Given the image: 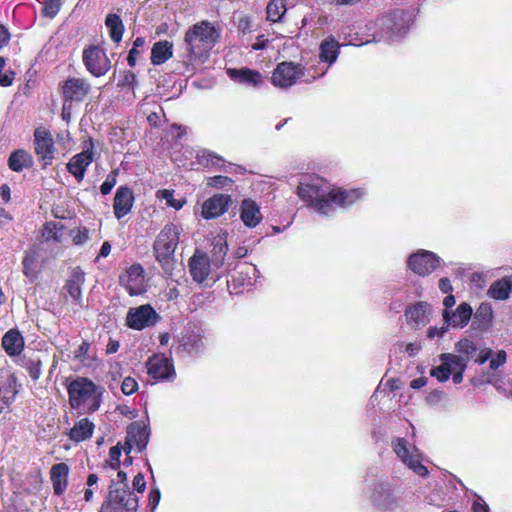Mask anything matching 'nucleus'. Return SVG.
Listing matches in <instances>:
<instances>
[{"mask_svg":"<svg viewBox=\"0 0 512 512\" xmlns=\"http://www.w3.org/2000/svg\"><path fill=\"white\" fill-rule=\"evenodd\" d=\"M297 194L309 207L322 215L331 214L336 206L347 208L366 195L360 188H331V185L319 176L303 177L297 187Z\"/></svg>","mask_w":512,"mask_h":512,"instance_id":"1","label":"nucleus"},{"mask_svg":"<svg viewBox=\"0 0 512 512\" xmlns=\"http://www.w3.org/2000/svg\"><path fill=\"white\" fill-rule=\"evenodd\" d=\"M221 29L215 23L203 20L192 25L184 35V60L187 65L204 63L220 41Z\"/></svg>","mask_w":512,"mask_h":512,"instance_id":"2","label":"nucleus"},{"mask_svg":"<svg viewBox=\"0 0 512 512\" xmlns=\"http://www.w3.org/2000/svg\"><path fill=\"white\" fill-rule=\"evenodd\" d=\"M102 393V387L84 377L74 379L68 386L70 406L83 413H92L99 409Z\"/></svg>","mask_w":512,"mask_h":512,"instance_id":"3","label":"nucleus"},{"mask_svg":"<svg viewBox=\"0 0 512 512\" xmlns=\"http://www.w3.org/2000/svg\"><path fill=\"white\" fill-rule=\"evenodd\" d=\"M179 235V227L173 223H169L160 231L154 242L156 259L163 268L171 267L174 252L179 242Z\"/></svg>","mask_w":512,"mask_h":512,"instance_id":"4","label":"nucleus"},{"mask_svg":"<svg viewBox=\"0 0 512 512\" xmlns=\"http://www.w3.org/2000/svg\"><path fill=\"white\" fill-rule=\"evenodd\" d=\"M392 448L401 462L420 477H427L429 471L422 464L423 456L420 450L411 445L405 438H395L392 440Z\"/></svg>","mask_w":512,"mask_h":512,"instance_id":"5","label":"nucleus"},{"mask_svg":"<svg viewBox=\"0 0 512 512\" xmlns=\"http://www.w3.org/2000/svg\"><path fill=\"white\" fill-rule=\"evenodd\" d=\"M369 498L381 512H394L403 507V500L388 482L375 483Z\"/></svg>","mask_w":512,"mask_h":512,"instance_id":"6","label":"nucleus"},{"mask_svg":"<svg viewBox=\"0 0 512 512\" xmlns=\"http://www.w3.org/2000/svg\"><path fill=\"white\" fill-rule=\"evenodd\" d=\"M305 76L304 67L293 62L279 63L274 69L271 82L274 86L286 89Z\"/></svg>","mask_w":512,"mask_h":512,"instance_id":"7","label":"nucleus"},{"mask_svg":"<svg viewBox=\"0 0 512 512\" xmlns=\"http://www.w3.org/2000/svg\"><path fill=\"white\" fill-rule=\"evenodd\" d=\"M442 259L435 253L420 249L407 259V267L419 276L432 274L441 264Z\"/></svg>","mask_w":512,"mask_h":512,"instance_id":"8","label":"nucleus"},{"mask_svg":"<svg viewBox=\"0 0 512 512\" xmlns=\"http://www.w3.org/2000/svg\"><path fill=\"white\" fill-rule=\"evenodd\" d=\"M83 63L95 77L105 75L111 68V61L105 50L99 46L91 45L83 51Z\"/></svg>","mask_w":512,"mask_h":512,"instance_id":"9","label":"nucleus"},{"mask_svg":"<svg viewBox=\"0 0 512 512\" xmlns=\"http://www.w3.org/2000/svg\"><path fill=\"white\" fill-rule=\"evenodd\" d=\"M34 151L43 166L52 164L56 148L51 133L45 127H38L34 131Z\"/></svg>","mask_w":512,"mask_h":512,"instance_id":"10","label":"nucleus"},{"mask_svg":"<svg viewBox=\"0 0 512 512\" xmlns=\"http://www.w3.org/2000/svg\"><path fill=\"white\" fill-rule=\"evenodd\" d=\"M159 315L149 304L130 308L126 315L127 326L135 330H143L157 323Z\"/></svg>","mask_w":512,"mask_h":512,"instance_id":"11","label":"nucleus"},{"mask_svg":"<svg viewBox=\"0 0 512 512\" xmlns=\"http://www.w3.org/2000/svg\"><path fill=\"white\" fill-rule=\"evenodd\" d=\"M189 271L193 280L199 284L203 283L207 279L216 281L221 277H216L214 273V266L210 261V258L201 251H196L189 260Z\"/></svg>","mask_w":512,"mask_h":512,"instance_id":"12","label":"nucleus"},{"mask_svg":"<svg viewBox=\"0 0 512 512\" xmlns=\"http://www.w3.org/2000/svg\"><path fill=\"white\" fill-rule=\"evenodd\" d=\"M119 282L131 296L141 295L146 291L144 269L140 264L128 267L120 276Z\"/></svg>","mask_w":512,"mask_h":512,"instance_id":"13","label":"nucleus"},{"mask_svg":"<svg viewBox=\"0 0 512 512\" xmlns=\"http://www.w3.org/2000/svg\"><path fill=\"white\" fill-rule=\"evenodd\" d=\"M108 501L115 508L124 509L126 512H136L138 509V497L129 486H109Z\"/></svg>","mask_w":512,"mask_h":512,"instance_id":"14","label":"nucleus"},{"mask_svg":"<svg viewBox=\"0 0 512 512\" xmlns=\"http://www.w3.org/2000/svg\"><path fill=\"white\" fill-rule=\"evenodd\" d=\"M147 372L156 380H172L175 370L172 361L163 354H155L147 361Z\"/></svg>","mask_w":512,"mask_h":512,"instance_id":"15","label":"nucleus"},{"mask_svg":"<svg viewBox=\"0 0 512 512\" xmlns=\"http://www.w3.org/2000/svg\"><path fill=\"white\" fill-rule=\"evenodd\" d=\"M432 307L427 302H417L408 306L405 317L409 326L420 329L431 321Z\"/></svg>","mask_w":512,"mask_h":512,"instance_id":"16","label":"nucleus"},{"mask_svg":"<svg viewBox=\"0 0 512 512\" xmlns=\"http://www.w3.org/2000/svg\"><path fill=\"white\" fill-rule=\"evenodd\" d=\"M379 26L382 27L384 35L388 39L400 37L406 32L405 13L394 11L393 13L382 17L379 20Z\"/></svg>","mask_w":512,"mask_h":512,"instance_id":"17","label":"nucleus"},{"mask_svg":"<svg viewBox=\"0 0 512 512\" xmlns=\"http://www.w3.org/2000/svg\"><path fill=\"white\" fill-rule=\"evenodd\" d=\"M211 259L216 277L224 276L228 267L225 265V256L228 251V244L225 235H217L212 240Z\"/></svg>","mask_w":512,"mask_h":512,"instance_id":"18","label":"nucleus"},{"mask_svg":"<svg viewBox=\"0 0 512 512\" xmlns=\"http://www.w3.org/2000/svg\"><path fill=\"white\" fill-rule=\"evenodd\" d=\"M473 310L470 304L462 302L455 310L443 309V322L449 328H464L470 321Z\"/></svg>","mask_w":512,"mask_h":512,"instance_id":"19","label":"nucleus"},{"mask_svg":"<svg viewBox=\"0 0 512 512\" xmlns=\"http://www.w3.org/2000/svg\"><path fill=\"white\" fill-rule=\"evenodd\" d=\"M230 195L215 194L202 205L201 214L205 219H214L223 215L231 205Z\"/></svg>","mask_w":512,"mask_h":512,"instance_id":"20","label":"nucleus"},{"mask_svg":"<svg viewBox=\"0 0 512 512\" xmlns=\"http://www.w3.org/2000/svg\"><path fill=\"white\" fill-rule=\"evenodd\" d=\"M239 217L244 226L250 229L257 227L263 220L260 206L251 198H245L241 201Z\"/></svg>","mask_w":512,"mask_h":512,"instance_id":"21","label":"nucleus"},{"mask_svg":"<svg viewBox=\"0 0 512 512\" xmlns=\"http://www.w3.org/2000/svg\"><path fill=\"white\" fill-rule=\"evenodd\" d=\"M93 161L92 143L82 152L74 155L67 163V170L75 177L78 182H81L85 176L87 167Z\"/></svg>","mask_w":512,"mask_h":512,"instance_id":"22","label":"nucleus"},{"mask_svg":"<svg viewBox=\"0 0 512 512\" xmlns=\"http://www.w3.org/2000/svg\"><path fill=\"white\" fill-rule=\"evenodd\" d=\"M91 85L85 78H68L62 92L66 100L82 101L90 92Z\"/></svg>","mask_w":512,"mask_h":512,"instance_id":"23","label":"nucleus"},{"mask_svg":"<svg viewBox=\"0 0 512 512\" xmlns=\"http://www.w3.org/2000/svg\"><path fill=\"white\" fill-rule=\"evenodd\" d=\"M226 73L232 81L248 87H259L264 81L260 72L249 68H228Z\"/></svg>","mask_w":512,"mask_h":512,"instance_id":"24","label":"nucleus"},{"mask_svg":"<svg viewBox=\"0 0 512 512\" xmlns=\"http://www.w3.org/2000/svg\"><path fill=\"white\" fill-rule=\"evenodd\" d=\"M134 203L133 191L127 186H120L115 194L113 210L119 220L130 213Z\"/></svg>","mask_w":512,"mask_h":512,"instance_id":"25","label":"nucleus"},{"mask_svg":"<svg viewBox=\"0 0 512 512\" xmlns=\"http://www.w3.org/2000/svg\"><path fill=\"white\" fill-rule=\"evenodd\" d=\"M85 282V273L80 268H75L71 272L65 284V289L73 302L82 307V285Z\"/></svg>","mask_w":512,"mask_h":512,"instance_id":"26","label":"nucleus"},{"mask_svg":"<svg viewBox=\"0 0 512 512\" xmlns=\"http://www.w3.org/2000/svg\"><path fill=\"white\" fill-rule=\"evenodd\" d=\"M24 338L16 329H10L2 337V347L10 357L18 356L24 349Z\"/></svg>","mask_w":512,"mask_h":512,"instance_id":"27","label":"nucleus"},{"mask_svg":"<svg viewBox=\"0 0 512 512\" xmlns=\"http://www.w3.org/2000/svg\"><path fill=\"white\" fill-rule=\"evenodd\" d=\"M69 467L66 463H58L50 470V479L56 495H62L68 485Z\"/></svg>","mask_w":512,"mask_h":512,"instance_id":"28","label":"nucleus"},{"mask_svg":"<svg viewBox=\"0 0 512 512\" xmlns=\"http://www.w3.org/2000/svg\"><path fill=\"white\" fill-rule=\"evenodd\" d=\"M319 50L320 61L327 63L328 67H330L339 56L340 44L334 37L329 36L321 42Z\"/></svg>","mask_w":512,"mask_h":512,"instance_id":"29","label":"nucleus"},{"mask_svg":"<svg viewBox=\"0 0 512 512\" xmlns=\"http://www.w3.org/2000/svg\"><path fill=\"white\" fill-rule=\"evenodd\" d=\"M94 424L88 418H82L70 429L68 436L74 442L89 439L94 431Z\"/></svg>","mask_w":512,"mask_h":512,"instance_id":"30","label":"nucleus"},{"mask_svg":"<svg viewBox=\"0 0 512 512\" xmlns=\"http://www.w3.org/2000/svg\"><path fill=\"white\" fill-rule=\"evenodd\" d=\"M512 290V276L504 277L491 284L487 294L495 300H506L509 298Z\"/></svg>","mask_w":512,"mask_h":512,"instance_id":"31","label":"nucleus"},{"mask_svg":"<svg viewBox=\"0 0 512 512\" xmlns=\"http://www.w3.org/2000/svg\"><path fill=\"white\" fill-rule=\"evenodd\" d=\"M173 55V44L167 40L156 42L151 50V62L161 65Z\"/></svg>","mask_w":512,"mask_h":512,"instance_id":"32","label":"nucleus"},{"mask_svg":"<svg viewBox=\"0 0 512 512\" xmlns=\"http://www.w3.org/2000/svg\"><path fill=\"white\" fill-rule=\"evenodd\" d=\"M127 438L135 445L138 451H142L148 443L149 433L144 426L133 423L128 429Z\"/></svg>","mask_w":512,"mask_h":512,"instance_id":"33","label":"nucleus"},{"mask_svg":"<svg viewBox=\"0 0 512 512\" xmlns=\"http://www.w3.org/2000/svg\"><path fill=\"white\" fill-rule=\"evenodd\" d=\"M258 270L252 264H243L237 272V276H233V283L238 286H251L255 282Z\"/></svg>","mask_w":512,"mask_h":512,"instance_id":"34","label":"nucleus"},{"mask_svg":"<svg viewBox=\"0 0 512 512\" xmlns=\"http://www.w3.org/2000/svg\"><path fill=\"white\" fill-rule=\"evenodd\" d=\"M32 164V156L25 150H16L11 153L8 165L11 170L20 172Z\"/></svg>","mask_w":512,"mask_h":512,"instance_id":"35","label":"nucleus"},{"mask_svg":"<svg viewBox=\"0 0 512 512\" xmlns=\"http://www.w3.org/2000/svg\"><path fill=\"white\" fill-rule=\"evenodd\" d=\"M105 25L109 30L111 39L119 43L124 33V25L121 18L117 14H108L105 20Z\"/></svg>","mask_w":512,"mask_h":512,"instance_id":"36","label":"nucleus"},{"mask_svg":"<svg viewBox=\"0 0 512 512\" xmlns=\"http://www.w3.org/2000/svg\"><path fill=\"white\" fill-rule=\"evenodd\" d=\"M267 20L271 22H279L286 13V5L284 0H270L267 8Z\"/></svg>","mask_w":512,"mask_h":512,"instance_id":"37","label":"nucleus"},{"mask_svg":"<svg viewBox=\"0 0 512 512\" xmlns=\"http://www.w3.org/2000/svg\"><path fill=\"white\" fill-rule=\"evenodd\" d=\"M455 351L457 356H462L469 363L470 359L477 351V346L470 339L464 338L456 342Z\"/></svg>","mask_w":512,"mask_h":512,"instance_id":"38","label":"nucleus"},{"mask_svg":"<svg viewBox=\"0 0 512 512\" xmlns=\"http://www.w3.org/2000/svg\"><path fill=\"white\" fill-rule=\"evenodd\" d=\"M62 226L55 222H48L42 229V237L46 241L61 242L63 231Z\"/></svg>","mask_w":512,"mask_h":512,"instance_id":"39","label":"nucleus"},{"mask_svg":"<svg viewBox=\"0 0 512 512\" xmlns=\"http://www.w3.org/2000/svg\"><path fill=\"white\" fill-rule=\"evenodd\" d=\"M440 360L448 362L451 374L456 371H465L468 366V362L462 356H457L453 353H442L440 355Z\"/></svg>","mask_w":512,"mask_h":512,"instance_id":"40","label":"nucleus"},{"mask_svg":"<svg viewBox=\"0 0 512 512\" xmlns=\"http://www.w3.org/2000/svg\"><path fill=\"white\" fill-rule=\"evenodd\" d=\"M197 161L199 164L203 165V166H217V167H220L223 163H224V160L222 159V157L216 155L215 153L209 151V150H200L198 151L197 153Z\"/></svg>","mask_w":512,"mask_h":512,"instance_id":"41","label":"nucleus"},{"mask_svg":"<svg viewBox=\"0 0 512 512\" xmlns=\"http://www.w3.org/2000/svg\"><path fill=\"white\" fill-rule=\"evenodd\" d=\"M493 318V309L490 303L483 302L477 308L474 319L483 326L488 325Z\"/></svg>","mask_w":512,"mask_h":512,"instance_id":"42","label":"nucleus"},{"mask_svg":"<svg viewBox=\"0 0 512 512\" xmlns=\"http://www.w3.org/2000/svg\"><path fill=\"white\" fill-rule=\"evenodd\" d=\"M441 362V365L431 369L430 375L435 377L439 382H446L451 376V369L447 361L441 360Z\"/></svg>","mask_w":512,"mask_h":512,"instance_id":"43","label":"nucleus"},{"mask_svg":"<svg viewBox=\"0 0 512 512\" xmlns=\"http://www.w3.org/2000/svg\"><path fill=\"white\" fill-rule=\"evenodd\" d=\"M120 457L121 448L119 444L111 447L109 451V458L105 461L104 468L109 467L112 470H118L121 465Z\"/></svg>","mask_w":512,"mask_h":512,"instance_id":"44","label":"nucleus"},{"mask_svg":"<svg viewBox=\"0 0 512 512\" xmlns=\"http://www.w3.org/2000/svg\"><path fill=\"white\" fill-rule=\"evenodd\" d=\"M146 44V41L143 37H137L133 42V47L129 51L127 62L128 64L133 67L136 65L137 57L140 54V48H144Z\"/></svg>","mask_w":512,"mask_h":512,"instance_id":"45","label":"nucleus"},{"mask_svg":"<svg viewBox=\"0 0 512 512\" xmlns=\"http://www.w3.org/2000/svg\"><path fill=\"white\" fill-rule=\"evenodd\" d=\"M158 197L166 200L167 205L175 208L176 210H180L185 204V200L175 199L173 191L167 189L158 191Z\"/></svg>","mask_w":512,"mask_h":512,"instance_id":"46","label":"nucleus"},{"mask_svg":"<svg viewBox=\"0 0 512 512\" xmlns=\"http://www.w3.org/2000/svg\"><path fill=\"white\" fill-rule=\"evenodd\" d=\"M233 183H234V181L231 178H229L227 176H222V175L213 176V177L208 178V180H207L208 186L214 187L217 189L230 187L233 185Z\"/></svg>","mask_w":512,"mask_h":512,"instance_id":"47","label":"nucleus"},{"mask_svg":"<svg viewBox=\"0 0 512 512\" xmlns=\"http://www.w3.org/2000/svg\"><path fill=\"white\" fill-rule=\"evenodd\" d=\"M117 176H118V170L117 169L111 171L107 175L106 179L104 180V182L100 186V192L103 195H108L112 191V189L114 188V186L117 183Z\"/></svg>","mask_w":512,"mask_h":512,"instance_id":"48","label":"nucleus"},{"mask_svg":"<svg viewBox=\"0 0 512 512\" xmlns=\"http://www.w3.org/2000/svg\"><path fill=\"white\" fill-rule=\"evenodd\" d=\"M90 349V344L86 341H83L80 346L75 351V358L78 359L84 365H89L92 357L89 356L88 352Z\"/></svg>","mask_w":512,"mask_h":512,"instance_id":"49","label":"nucleus"},{"mask_svg":"<svg viewBox=\"0 0 512 512\" xmlns=\"http://www.w3.org/2000/svg\"><path fill=\"white\" fill-rule=\"evenodd\" d=\"M447 400V394L443 390L435 389L428 393L426 402L429 405H440Z\"/></svg>","mask_w":512,"mask_h":512,"instance_id":"50","label":"nucleus"},{"mask_svg":"<svg viewBox=\"0 0 512 512\" xmlns=\"http://www.w3.org/2000/svg\"><path fill=\"white\" fill-rule=\"evenodd\" d=\"M74 245L81 246L89 239V231L85 227L77 228L71 232Z\"/></svg>","mask_w":512,"mask_h":512,"instance_id":"51","label":"nucleus"},{"mask_svg":"<svg viewBox=\"0 0 512 512\" xmlns=\"http://www.w3.org/2000/svg\"><path fill=\"white\" fill-rule=\"evenodd\" d=\"M61 7L60 0H45L43 13L49 18H53L57 15Z\"/></svg>","mask_w":512,"mask_h":512,"instance_id":"52","label":"nucleus"},{"mask_svg":"<svg viewBox=\"0 0 512 512\" xmlns=\"http://www.w3.org/2000/svg\"><path fill=\"white\" fill-rule=\"evenodd\" d=\"M36 258L32 254H26L23 260V273L27 277H33L34 276V266H35Z\"/></svg>","mask_w":512,"mask_h":512,"instance_id":"53","label":"nucleus"},{"mask_svg":"<svg viewBox=\"0 0 512 512\" xmlns=\"http://www.w3.org/2000/svg\"><path fill=\"white\" fill-rule=\"evenodd\" d=\"M138 389L137 381L132 377H126L122 381L121 390L125 395H131Z\"/></svg>","mask_w":512,"mask_h":512,"instance_id":"54","label":"nucleus"},{"mask_svg":"<svg viewBox=\"0 0 512 512\" xmlns=\"http://www.w3.org/2000/svg\"><path fill=\"white\" fill-rule=\"evenodd\" d=\"M506 352L504 350H500L490 359V368L496 370L500 366H502L506 362Z\"/></svg>","mask_w":512,"mask_h":512,"instance_id":"55","label":"nucleus"},{"mask_svg":"<svg viewBox=\"0 0 512 512\" xmlns=\"http://www.w3.org/2000/svg\"><path fill=\"white\" fill-rule=\"evenodd\" d=\"M449 330V327L447 326V324H445V322L443 323V325L441 327H436V326H433V327H430L428 330H427V337L430 338V339H433L435 337H443L444 334Z\"/></svg>","mask_w":512,"mask_h":512,"instance_id":"56","label":"nucleus"},{"mask_svg":"<svg viewBox=\"0 0 512 512\" xmlns=\"http://www.w3.org/2000/svg\"><path fill=\"white\" fill-rule=\"evenodd\" d=\"M133 489L138 493H143L146 489V481L142 473H138L132 482Z\"/></svg>","mask_w":512,"mask_h":512,"instance_id":"57","label":"nucleus"},{"mask_svg":"<svg viewBox=\"0 0 512 512\" xmlns=\"http://www.w3.org/2000/svg\"><path fill=\"white\" fill-rule=\"evenodd\" d=\"M14 72L12 71H1L0 72V85L3 87L11 86L14 81Z\"/></svg>","mask_w":512,"mask_h":512,"instance_id":"58","label":"nucleus"},{"mask_svg":"<svg viewBox=\"0 0 512 512\" xmlns=\"http://www.w3.org/2000/svg\"><path fill=\"white\" fill-rule=\"evenodd\" d=\"M160 499H161V493L159 491V489H152L149 493V498H148V502H149V506L151 507L152 510H155L156 507L158 506L159 502H160Z\"/></svg>","mask_w":512,"mask_h":512,"instance_id":"59","label":"nucleus"},{"mask_svg":"<svg viewBox=\"0 0 512 512\" xmlns=\"http://www.w3.org/2000/svg\"><path fill=\"white\" fill-rule=\"evenodd\" d=\"M422 349V345L419 342L416 343H409L405 346V352L409 357L416 356L420 350Z\"/></svg>","mask_w":512,"mask_h":512,"instance_id":"60","label":"nucleus"},{"mask_svg":"<svg viewBox=\"0 0 512 512\" xmlns=\"http://www.w3.org/2000/svg\"><path fill=\"white\" fill-rule=\"evenodd\" d=\"M472 512H489L488 505L478 497L472 504Z\"/></svg>","mask_w":512,"mask_h":512,"instance_id":"61","label":"nucleus"},{"mask_svg":"<svg viewBox=\"0 0 512 512\" xmlns=\"http://www.w3.org/2000/svg\"><path fill=\"white\" fill-rule=\"evenodd\" d=\"M492 356V350L490 348H485L480 350L475 362L482 365L484 364L490 357Z\"/></svg>","mask_w":512,"mask_h":512,"instance_id":"62","label":"nucleus"},{"mask_svg":"<svg viewBox=\"0 0 512 512\" xmlns=\"http://www.w3.org/2000/svg\"><path fill=\"white\" fill-rule=\"evenodd\" d=\"M110 485H115V486H129L128 485V478H127V474L124 472V471H118L117 473V479L116 480H112L111 481V484Z\"/></svg>","mask_w":512,"mask_h":512,"instance_id":"63","label":"nucleus"},{"mask_svg":"<svg viewBox=\"0 0 512 512\" xmlns=\"http://www.w3.org/2000/svg\"><path fill=\"white\" fill-rule=\"evenodd\" d=\"M439 289L443 293H451L453 291V287L451 285V282L448 278L443 277L439 280Z\"/></svg>","mask_w":512,"mask_h":512,"instance_id":"64","label":"nucleus"}]
</instances>
